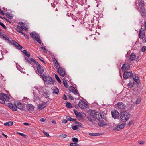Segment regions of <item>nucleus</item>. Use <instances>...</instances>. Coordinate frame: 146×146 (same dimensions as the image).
<instances>
[{"label": "nucleus", "instance_id": "1", "mask_svg": "<svg viewBox=\"0 0 146 146\" xmlns=\"http://www.w3.org/2000/svg\"><path fill=\"white\" fill-rule=\"evenodd\" d=\"M130 68V64L128 63H126L123 64L121 68V69L122 70L123 72H124L123 74V77L124 79H129V77H133L134 80L137 84H139L140 82L139 79V77L136 76L135 75L133 74V73L131 72H128L126 71L129 70Z\"/></svg>", "mask_w": 146, "mask_h": 146}, {"label": "nucleus", "instance_id": "2", "mask_svg": "<svg viewBox=\"0 0 146 146\" xmlns=\"http://www.w3.org/2000/svg\"><path fill=\"white\" fill-rule=\"evenodd\" d=\"M25 61L28 62L29 64H30L31 65H33V63L36 64L37 66L36 69L37 71H36V73L37 74V72L39 73L40 74V75H43V73L44 71L43 68L42 66H41L38 62H37L33 58H29L28 59L25 56Z\"/></svg>", "mask_w": 146, "mask_h": 146}, {"label": "nucleus", "instance_id": "3", "mask_svg": "<svg viewBox=\"0 0 146 146\" xmlns=\"http://www.w3.org/2000/svg\"><path fill=\"white\" fill-rule=\"evenodd\" d=\"M120 118L122 122H126L129 118L130 115L125 111H122L119 115Z\"/></svg>", "mask_w": 146, "mask_h": 146}, {"label": "nucleus", "instance_id": "4", "mask_svg": "<svg viewBox=\"0 0 146 146\" xmlns=\"http://www.w3.org/2000/svg\"><path fill=\"white\" fill-rule=\"evenodd\" d=\"M41 76L44 82L48 81V84H53L54 80L51 77L48 76H44V74H43V75H41Z\"/></svg>", "mask_w": 146, "mask_h": 146}, {"label": "nucleus", "instance_id": "5", "mask_svg": "<svg viewBox=\"0 0 146 146\" xmlns=\"http://www.w3.org/2000/svg\"><path fill=\"white\" fill-rule=\"evenodd\" d=\"M78 105L81 108L84 109L87 107V104L82 100H80L78 104Z\"/></svg>", "mask_w": 146, "mask_h": 146}, {"label": "nucleus", "instance_id": "6", "mask_svg": "<svg viewBox=\"0 0 146 146\" xmlns=\"http://www.w3.org/2000/svg\"><path fill=\"white\" fill-rule=\"evenodd\" d=\"M112 117L115 119H119L120 115L119 113L116 110H114L111 112Z\"/></svg>", "mask_w": 146, "mask_h": 146}, {"label": "nucleus", "instance_id": "7", "mask_svg": "<svg viewBox=\"0 0 146 146\" xmlns=\"http://www.w3.org/2000/svg\"><path fill=\"white\" fill-rule=\"evenodd\" d=\"M15 106H14L12 103H9L7 104V106L11 109L12 111H16L17 110L18 106L17 103H14Z\"/></svg>", "mask_w": 146, "mask_h": 146}, {"label": "nucleus", "instance_id": "8", "mask_svg": "<svg viewBox=\"0 0 146 146\" xmlns=\"http://www.w3.org/2000/svg\"><path fill=\"white\" fill-rule=\"evenodd\" d=\"M126 125V123H122L121 124H118L116 127L113 129V130L117 131H119L121 129H123L125 126Z\"/></svg>", "mask_w": 146, "mask_h": 146}, {"label": "nucleus", "instance_id": "9", "mask_svg": "<svg viewBox=\"0 0 146 146\" xmlns=\"http://www.w3.org/2000/svg\"><path fill=\"white\" fill-rule=\"evenodd\" d=\"M145 29L141 28L139 31V37L140 39H143L145 35Z\"/></svg>", "mask_w": 146, "mask_h": 146}, {"label": "nucleus", "instance_id": "10", "mask_svg": "<svg viewBox=\"0 0 146 146\" xmlns=\"http://www.w3.org/2000/svg\"><path fill=\"white\" fill-rule=\"evenodd\" d=\"M87 119L89 121L94 123L96 118L93 115L90 114L89 116L87 117Z\"/></svg>", "mask_w": 146, "mask_h": 146}, {"label": "nucleus", "instance_id": "11", "mask_svg": "<svg viewBox=\"0 0 146 146\" xmlns=\"http://www.w3.org/2000/svg\"><path fill=\"white\" fill-rule=\"evenodd\" d=\"M47 105V102H43L42 103L40 104L38 106V109L40 111L41 110L46 107Z\"/></svg>", "mask_w": 146, "mask_h": 146}, {"label": "nucleus", "instance_id": "12", "mask_svg": "<svg viewBox=\"0 0 146 146\" xmlns=\"http://www.w3.org/2000/svg\"><path fill=\"white\" fill-rule=\"evenodd\" d=\"M99 119L98 118L97 119L99 121L98 123V124L100 126L104 127L107 125V124L104 121V119L102 120L100 117H99Z\"/></svg>", "mask_w": 146, "mask_h": 146}, {"label": "nucleus", "instance_id": "13", "mask_svg": "<svg viewBox=\"0 0 146 146\" xmlns=\"http://www.w3.org/2000/svg\"><path fill=\"white\" fill-rule=\"evenodd\" d=\"M69 90L71 92L74 93L75 95L78 94L79 96H80V94L78 93L77 92L78 90L76 89L74 87L70 86L69 87Z\"/></svg>", "mask_w": 146, "mask_h": 146}, {"label": "nucleus", "instance_id": "14", "mask_svg": "<svg viewBox=\"0 0 146 146\" xmlns=\"http://www.w3.org/2000/svg\"><path fill=\"white\" fill-rule=\"evenodd\" d=\"M89 111L90 114H93L95 116L96 119H98V118L99 119V113L97 112L95 110H90Z\"/></svg>", "mask_w": 146, "mask_h": 146}, {"label": "nucleus", "instance_id": "15", "mask_svg": "<svg viewBox=\"0 0 146 146\" xmlns=\"http://www.w3.org/2000/svg\"><path fill=\"white\" fill-rule=\"evenodd\" d=\"M34 33L35 34V35L34 36L35 40L39 44H41V41L40 38V36H39L38 33L36 32H34Z\"/></svg>", "mask_w": 146, "mask_h": 146}, {"label": "nucleus", "instance_id": "16", "mask_svg": "<svg viewBox=\"0 0 146 146\" xmlns=\"http://www.w3.org/2000/svg\"><path fill=\"white\" fill-rule=\"evenodd\" d=\"M124 104L122 102H119L115 105L116 108L117 109H124Z\"/></svg>", "mask_w": 146, "mask_h": 146}, {"label": "nucleus", "instance_id": "17", "mask_svg": "<svg viewBox=\"0 0 146 146\" xmlns=\"http://www.w3.org/2000/svg\"><path fill=\"white\" fill-rule=\"evenodd\" d=\"M17 104L18 106L17 108L21 110H23V109L25 108L24 104L18 101L17 102Z\"/></svg>", "mask_w": 146, "mask_h": 146}, {"label": "nucleus", "instance_id": "18", "mask_svg": "<svg viewBox=\"0 0 146 146\" xmlns=\"http://www.w3.org/2000/svg\"><path fill=\"white\" fill-rule=\"evenodd\" d=\"M140 13L142 16L143 17H146V12L145 8L144 7H140Z\"/></svg>", "mask_w": 146, "mask_h": 146}, {"label": "nucleus", "instance_id": "19", "mask_svg": "<svg viewBox=\"0 0 146 146\" xmlns=\"http://www.w3.org/2000/svg\"><path fill=\"white\" fill-rule=\"evenodd\" d=\"M12 41L13 42L14 46L17 47L18 49L21 50L23 48L22 46L17 43L15 40H12Z\"/></svg>", "mask_w": 146, "mask_h": 146}, {"label": "nucleus", "instance_id": "20", "mask_svg": "<svg viewBox=\"0 0 146 146\" xmlns=\"http://www.w3.org/2000/svg\"><path fill=\"white\" fill-rule=\"evenodd\" d=\"M5 94L1 93L0 94V102L3 104H4L5 102L4 101V96Z\"/></svg>", "mask_w": 146, "mask_h": 146}, {"label": "nucleus", "instance_id": "21", "mask_svg": "<svg viewBox=\"0 0 146 146\" xmlns=\"http://www.w3.org/2000/svg\"><path fill=\"white\" fill-rule=\"evenodd\" d=\"M27 109L29 111H32L34 109V107L33 105L31 104H29L26 105Z\"/></svg>", "mask_w": 146, "mask_h": 146}, {"label": "nucleus", "instance_id": "22", "mask_svg": "<svg viewBox=\"0 0 146 146\" xmlns=\"http://www.w3.org/2000/svg\"><path fill=\"white\" fill-rule=\"evenodd\" d=\"M136 56L135 54L134 53H133L131 54L129 60L130 61H131L135 60L136 59Z\"/></svg>", "mask_w": 146, "mask_h": 146}, {"label": "nucleus", "instance_id": "23", "mask_svg": "<svg viewBox=\"0 0 146 146\" xmlns=\"http://www.w3.org/2000/svg\"><path fill=\"white\" fill-rule=\"evenodd\" d=\"M98 114L99 115V117L101 118L102 120H105L106 119V114L105 113H99Z\"/></svg>", "mask_w": 146, "mask_h": 146}, {"label": "nucleus", "instance_id": "24", "mask_svg": "<svg viewBox=\"0 0 146 146\" xmlns=\"http://www.w3.org/2000/svg\"><path fill=\"white\" fill-rule=\"evenodd\" d=\"M42 93L43 96L46 98H49V96L48 95H50V92L48 91H46V92H43Z\"/></svg>", "mask_w": 146, "mask_h": 146}, {"label": "nucleus", "instance_id": "25", "mask_svg": "<svg viewBox=\"0 0 146 146\" xmlns=\"http://www.w3.org/2000/svg\"><path fill=\"white\" fill-rule=\"evenodd\" d=\"M60 4V3H59L58 2L56 1H54L52 4V3L51 4L52 6L54 8H55L56 7H59Z\"/></svg>", "mask_w": 146, "mask_h": 146}, {"label": "nucleus", "instance_id": "26", "mask_svg": "<svg viewBox=\"0 0 146 146\" xmlns=\"http://www.w3.org/2000/svg\"><path fill=\"white\" fill-rule=\"evenodd\" d=\"M102 135V133H89V135H90L93 136H96L98 135Z\"/></svg>", "mask_w": 146, "mask_h": 146}, {"label": "nucleus", "instance_id": "27", "mask_svg": "<svg viewBox=\"0 0 146 146\" xmlns=\"http://www.w3.org/2000/svg\"><path fill=\"white\" fill-rule=\"evenodd\" d=\"M139 5L140 7H143L144 5V2L142 0H139Z\"/></svg>", "mask_w": 146, "mask_h": 146}, {"label": "nucleus", "instance_id": "28", "mask_svg": "<svg viewBox=\"0 0 146 146\" xmlns=\"http://www.w3.org/2000/svg\"><path fill=\"white\" fill-rule=\"evenodd\" d=\"M66 106L69 108H72L73 106L71 103L66 101Z\"/></svg>", "mask_w": 146, "mask_h": 146}, {"label": "nucleus", "instance_id": "29", "mask_svg": "<svg viewBox=\"0 0 146 146\" xmlns=\"http://www.w3.org/2000/svg\"><path fill=\"white\" fill-rule=\"evenodd\" d=\"M13 122L12 121H9L4 123V125L6 126H11L13 125Z\"/></svg>", "mask_w": 146, "mask_h": 146}, {"label": "nucleus", "instance_id": "30", "mask_svg": "<svg viewBox=\"0 0 146 146\" xmlns=\"http://www.w3.org/2000/svg\"><path fill=\"white\" fill-rule=\"evenodd\" d=\"M66 118L68 120L72 121L73 122L75 121H76V119L74 118H72L70 117V116H67L66 117Z\"/></svg>", "mask_w": 146, "mask_h": 146}, {"label": "nucleus", "instance_id": "31", "mask_svg": "<svg viewBox=\"0 0 146 146\" xmlns=\"http://www.w3.org/2000/svg\"><path fill=\"white\" fill-rule=\"evenodd\" d=\"M23 53L27 57L29 58L30 56V54L27 52L26 50H24L23 51Z\"/></svg>", "mask_w": 146, "mask_h": 146}, {"label": "nucleus", "instance_id": "32", "mask_svg": "<svg viewBox=\"0 0 146 146\" xmlns=\"http://www.w3.org/2000/svg\"><path fill=\"white\" fill-rule=\"evenodd\" d=\"M63 84L65 87L66 88L68 87V85L67 84V82L66 81L65 79H63Z\"/></svg>", "mask_w": 146, "mask_h": 146}, {"label": "nucleus", "instance_id": "33", "mask_svg": "<svg viewBox=\"0 0 146 146\" xmlns=\"http://www.w3.org/2000/svg\"><path fill=\"white\" fill-rule=\"evenodd\" d=\"M4 98V101H9L10 98L9 96H7L6 94H5Z\"/></svg>", "mask_w": 146, "mask_h": 146}, {"label": "nucleus", "instance_id": "34", "mask_svg": "<svg viewBox=\"0 0 146 146\" xmlns=\"http://www.w3.org/2000/svg\"><path fill=\"white\" fill-rule=\"evenodd\" d=\"M59 74L62 77H64L66 74V72L65 70H63L61 72V73H59Z\"/></svg>", "mask_w": 146, "mask_h": 146}, {"label": "nucleus", "instance_id": "35", "mask_svg": "<svg viewBox=\"0 0 146 146\" xmlns=\"http://www.w3.org/2000/svg\"><path fill=\"white\" fill-rule=\"evenodd\" d=\"M57 69V72L58 74L59 73H61V72H62L63 70H64L62 67H59Z\"/></svg>", "mask_w": 146, "mask_h": 146}, {"label": "nucleus", "instance_id": "36", "mask_svg": "<svg viewBox=\"0 0 146 146\" xmlns=\"http://www.w3.org/2000/svg\"><path fill=\"white\" fill-rule=\"evenodd\" d=\"M133 82H129V84H128L127 86L130 88H131L133 87Z\"/></svg>", "mask_w": 146, "mask_h": 146}, {"label": "nucleus", "instance_id": "37", "mask_svg": "<svg viewBox=\"0 0 146 146\" xmlns=\"http://www.w3.org/2000/svg\"><path fill=\"white\" fill-rule=\"evenodd\" d=\"M69 145L70 146H81V145L75 143H70Z\"/></svg>", "mask_w": 146, "mask_h": 146}, {"label": "nucleus", "instance_id": "38", "mask_svg": "<svg viewBox=\"0 0 146 146\" xmlns=\"http://www.w3.org/2000/svg\"><path fill=\"white\" fill-rule=\"evenodd\" d=\"M55 78L57 80L58 82L60 83H61V81L60 80V79L59 76L56 74H55Z\"/></svg>", "mask_w": 146, "mask_h": 146}, {"label": "nucleus", "instance_id": "39", "mask_svg": "<svg viewBox=\"0 0 146 146\" xmlns=\"http://www.w3.org/2000/svg\"><path fill=\"white\" fill-rule=\"evenodd\" d=\"M5 15L8 18L11 19H12L13 17V16L11 14L8 15L7 13H5Z\"/></svg>", "mask_w": 146, "mask_h": 146}, {"label": "nucleus", "instance_id": "40", "mask_svg": "<svg viewBox=\"0 0 146 146\" xmlns=\"http://www.w3.org/2000/svg\"><path fill=\"white\" fill-rule=\"evenodd\" d=\"M54 66L55 68L57 69L59 67L58 66H59L60 65L59 63L57 61H56V62H55Z\"/></svg>", "mask_w": 146, "mask_h": 146}, {"label": "nucleus", "instance_id": "41", "mask_svg": "<svg viewBox=\"0 0 146 146\" xmlns=\"http://www.w3.org/2000/svg\"><path fill=\"white\" fill-rule=\"evenodd\" d=\"M72 141L74 143H77L78 142V139L76 138L73 137L72 138Z\"/></svg>", "mask_w": 146, "mask_h": 146}, {"label": "nucleus", "instance_id": "42", "mask_svg": "<svg viewBox=\"0 0 146 146\" xmlns=\"http://www.w3.org/2000/svg\"><path fill=\"white\" fill-rule=\"evenodd\" d=\"M56 89L54 90V91L53 92V93H55L56 94H57L59 93V90L57 88V87H56Z\"/></svg>", "mask_w": 146, "mask_h": 146}, {"label": "nucleus", "instance_id": "43", "mask_svg": "<svg viewBox=\"0 0 146 146\" xmlns=\"http://www.w3.org/2000/svg\"><path fill=\"white\" fill-rule=\"evenodd\" d=\"M75 122L74 124H77L76 125H78V127H81L82 125V124L79 122H78L76 121H76H75Z\"/></svg>", "mask_w": 146, "mask_h": 146}, {"label": "nucleus", "instance_id": "44", "mask_svg": "<svg viewBox=\"0 0 146 146\" xmlns=\"http://www.w3.org/2000/svg\"><path fill=\"white\" fill-rule=\"evenodd\" d=\"M78 127V125H76L73 126H72V129L74 130H77Z\"/></svg>", "mask_w": 146, "mask_h": 146}, {"label": "nucleus", "instance_id": "45", "mask_svg": "<svg viewBox=\"0 0 146 146\" xmlns=\"http://www.w3.org/2000/svg\"><path fill=\"white\" fill-rule=\"evenodd\" d=\"M0 25L4 29H7L6 26L3 24V23L0 21Z\"/></svg>", "mask_w": 146, "mask_h": 146}, {"label": "nucleus", "instance_id": "46", "mask_svg": "<svg viewBox=\"0 0 146 146\" xmlns=\"http://www.w3.org/2000/svg\"><path fill=\"white\" fill-rule=\"evenodd\" d=\"M33 94L34 96V97H35V98L36 99H38L39 98V97L38 95V94L36 93H35L33 92Z\"/></svg>", "mask_w": 146, "mask_h": 146}, {"label": "nucleus", "instance_id": "47", "mask_svg": "<svg viewBox=\"0 0 146 146\" xmlns=\"http://www.w3.org/2000/svg\"><path fill=\"white\" fill-rule=\"evenodd\" d=\"M17 28L19 30V31H23V27H21L19 25H17Z\"/></svg>", "mask_w": 146, "mask_h": 146}, {"label": "nucleus", "instance_id": "48", "mask_svg": "<svg viewBox=\"0 0 146 146\" xmlns=\"http://www.w3.org/2000/svg\"><path fill=\"white\" fill-rule=\"evenodd\" d=\"M38 59L41 62H42L43 63L45 64V62L44 60H42V59L43 58L41 56L38 57Z\"/></svg>", "mask_w": 146, "mask_h": 146}, {"label": "nucleus", "instance_id": "49", "mask_svg": "<svg viewBox=\"0 0 146 146\" xmlns=\"http://www.w3.org/2000/svg\"><path fill=\"white\" fill-rule=\"evenodd\" d=\"M17 133L18 134L20 135L21 136H22L23 137H24L25 138L26 137L27 135L25 134H24L22 133H19V132H17Z\"/></svg>", "mask_w": 146, "mask_h": 146}, {"label": "nucleus", "instance_id": "50", "mask_svg": "<svg viewBox=\"0 0 146 146\" xmlns=\"http://www.w3.org/2000/svg\"><path fill=\"white\" fill-rule=\"evenodd\" d=\"M146 50V46H143L141 49V51L143 52H145Z\"/></svg>", "mask_w": 146, "mask_h": 146}, {"label": "nucleus", "instance_id": "51", "mask_svg": "<svg viewBox=\"0 0 146 146\" xmlns=\"http://www.w3.org/2000/svg\"><path fill=\"white\" fill-rule=\"evenodd\" d=\"M72 19L74 20L75 21H78L79 20L74 15L72 16Z\"/></svg>", "mask_w": 146, "mask_h": 146}, {"label": "nucleus", "instance_id": "52", "mask_svg": "<svg viewBox=\"0 0 146 146\" xmlns=\"http://www.w3.org/2000/svg\"><path fill=\"white\" fill-rule=\"evenodd\" d=\"M60 136L62 138H64L66 137L67 135L65 134H62L60 135Z\"/></svg>", "mask_w": 146, "mask_h": 146}, {"label": "nucleus", "instance_id": "53", "mask_svg": "<svg viewBox=\"0 0 146 146\" xmlns=\"http://www.w3.org/2000/svg\"><path fill=\"white\" fill-rule=\"evenodd\" d=\"M19 33H21V34H22V35H23L24 36H25V35H26V34H25V33H24L23 32H22V31H19L18 29H15Z\"/></svg>", "mask_w": 146, "mask_h": 146}, {"label": "nucleus", "instance_id": "54", "mask_svg": "<svg viewBox=\"0 0 146 146\" xmlns=\"http://www.w3.org/2000/svg\"><path fill=\"white\" fill-rule=\"evenodd\" d=\"M73 111L74 113V114H75V115L77 116H78V113H78L76 110H73Z\"/></svg>", "mask_w": 146, "mask_h": 146}, {"label": "nucleus", "instance_id": "55", "mask_svg": "<svg viewBox=\"0 0 146 146\" xmlns=\"http://www.w3.org/2000/svg\"><path fill=\"white\" fill-rule=\"evenodd\" d=\"M40 49H42V50H43V52H45V53L47 52V51H46V49L44 47H40Z\"/></svg>", "mask_w": 146, "mask_h": 146}, {"label": "nucleus", "instance_id": "56", "mask_svg": "<svg viewBox=\"0 0 146 146\" xmlns=\"http://www.w3.org/2000/svg\"><path fill=\"white\" fill-rule=\"evenodd\" d=\"M133 122V120L131 121H130L129 122V123H128V124H127V125L129 126H130L132 124Z\"/></svg>", "mask_w": 146, "mask_h": 146}, {"label": "nucleus", "instance_id": "57", "mask_svg": "<svg viewBox=\"0 0 146 146\" xmlns=\"http://www.w3.org/2000/svg\"><path fill=\"white\" fill-rule=\"evenodd\" d=\"M77 117H80V118L82 119H83V116L82 114L80 113V112H79L78 113V115L77 116Z\"/></svg>", "mask_w": 146, "mask_h": 146}, {"label": "nucleus", "instance_id": "58", "mask_svg": "<svg viewBox=\"0 0 146 146\" xmlns=\"http://www.w3.org/2000/svg\"><path fill=\"white\" fill-rule=\"evenodd\" d=\"M74 105L76 108L77 109H78L79 108V107L78 105V104H74Z\"/></svg>", "mask_w": 146, "mask_h": 146}, {"label": "nucleus", "instance_id": "59", "mask_svg": "<svg viewBox=\"0 0 146 146\" xmlns=\"http://www.w3.org/2000/svg\"><path fill=\"white\" fill-rule=\"evenodd\" d=\"M138 143L139 144H143L145 143V142L143 141H138Z\"/></svg>", "mask_w": 146, "mask_h": 146}, {"label": "nucleus", "instance_id": "60", "mask_svg": "<svg viewBox=\"0 0 146 146\" xmlns=\"http://www.w3.org/2000/svg\"><path fill=\"white\" fill-rule=\"evenodd\" d=\"M62 122L63 123H66L68 121L66 119H64L62 120Z\"/></svg>", "mask_w": 146, "mask_h": 146}, {"label": "nucleus", "instance_id": "61", "mask_svg": "<svg viewBox=\"0 0 146 146\" xmlns=\"http://www.w3.org/2000/svg\"><path fill=\"white\" fill-rule=\"evenodd\" d=\"M8 43L9 44H10V45H13V42H12L10 40H9H9H8Z\"/></svg>", "mask_w": 146, "mask_h": 146}, {"label": "nucleus", "instance_id": "62", "mask_svg": "<svg viewBox=\"0 0 146 146\" xmlns=\"http://www.w3.org/2000/svg\"><path fill=\"white\" fill-rule=\"evenodd\" d=\"M22 100L23 101L26 102V101L27 102L28 101V99L27 97H24Z\"/></svg>", "mask_w": 146, "mask_h": 146}, {"label": "nucleus", "instance_id": "63", "mask_svg": "<svg viewBox=\"0 0 146 146\" xmlns=\"http://www.w3.org/2000/svg\"><path fill=\"white\" fill-rule=\"evenodd\" d=\"M30 35L31 36L32 38L34 37V36L35 35V34H33L32 32L30 34Z\"/></svg>", "mask_w": 146, "mask_h": 146}, {"label": "nucleus", "instance_id": "64", "mask_svg": "<svg viewBox=\"0 0 146 146\" xmlns=\"http://www.w3.org/2000/svg\"><path fill=\"white\" fill-rule=\"evenodd\" d=\"M143 40V42L144 43L146 42V37H144L143 39H142Z\"/></svg>", "mask_w": 146, "mask_h": 146}]
</instances>
